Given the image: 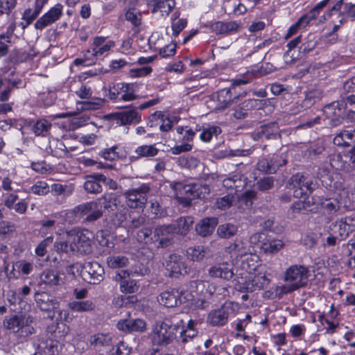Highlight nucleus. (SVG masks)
Returning <instances> with one entry per match:
<instances>
[{"mask_svg": "<svg viewBox=\"0 0 355 355\" xmlns=\"http://www.w3.org/2000/svg\"><path fill=\"white\" fill-rule=\"evenodd\" d=\"M116 123L121 125L138 123L141 121V114L136 108L130 107L118 112L116 115Z\"/></svg>", "mask_w": 355, "mask_h": 355, "instance_id": "393cba45", "label": "nucleus"}, {"mask_svg": "<svg viewBox=\"0 0 355 355\" xmlns=\"http://www.w3.org/2000/svg\"><path fill=\"white\" fill-rule=\"evenodd\" d=\"M345 103L344 101H335L324 107V113L329 120L331 125L336 127L345 119Z\"/></svg>", "mask_w": 355, "mask_h": 355, "instance_id": "9d476101", "label": "nucleus"}, {"mask_svg": "<svg viewBox=\"0 0 355 355\" xmlns=\"http://www.w3.org/2000/svg\"><path fill=\"white\" fill-rule=\"evenodd\" d=\"M308 24V21L304 18L303 15L301 16L298 20L289 28L285 35V38L288 39L291 37L296 34L300 29L305 28Z\"/></svg>", "mask_w": 355, "mask_h": 355, "instance_id": "bf43d9fd", "label": "nucleus"}, {"mask_svg": "<svg viewBox=\"0 0 355 355\" xmlns=\"http://www.w3.org/2000/svg\"><path fill=\"white\" fill-rule=\"evenodd\" d=\"M33 317L26 314H15L6 316L3 320V327L13 333L18 334L20 338H25L35 334V329L31 326Z\"/></svg>", "mask_w": 355, "mask_h": 355, "instance_id": "7ed1b4c3", "label": "nucleus"}, {"mask_svg": "<svg viewBox=\"0 0 355 355\" xmlns=\"http://www.w3.org/2000/svg\"><path fill=\"white\" fill-rule=\"evenodd\" d=\"M316 187L317 184L313 182L311 177L301 173L293 175L288 182L289 189L293 190V196L297 198L311 194Z\"/></svg>", "mask_w": 355, "mask_h": 355, "instance_id": "20e7f679", "label": "nucleus"}, {"mask_svg": "<svg viewBox=\"0 0 355 355\" xmlns=\"http://www.w3.org/2000/svg\"><path fill=\"white\" fill-rule=\"evenodd\" d=\"M330 164L336 170L344 171L347 173L352 172L349 164L340 153H334L331 156Z\"/></svg>", "mask_w": 355, "mask_h": 355, "instance_id": "a19ab883", "label": "nucleus"}, {"mask_svg": "<svg viewBox=\"0 0 355 355\" xmlns=\"http://www.w3.org/2000/svg\"><path fill=\"white\" fill-rule=\"evenodd\" d=\"M213 98L216 103L215 108L218 110H224L231 105L234 99L237 98L235 87L222 89L214 94Z\"/></svg>", "mask_w": 355, "mask_h": 355, "instance_id": "f3484780", "label": "nucleus"}, {"mask_svg": "<svg viewBox=\"0 0 355 355\" xmlns=\"http://www.w3.org/2000/svg\"><path fill=\"white\" fill-rule=\"evenodd\" d=\"M137 87L136 83H125L120 101H131L137 99L138 96L135 92Z\"/></svg>", "mask_w": 355, "mask_h": 355, "instance_id": "09e8293b", "label": "nucleus"}, {"mask_svg": "<svg viewBox=\"0 0 355 355\" xmlns=\"http://www.w3.org/2000/svg\"><path fill=\"white\" fill-rule=\"evenodd\" d=\"M239 28L235 21H216L211 26V28L216 34H228L234 32Z\"/></svg>", "mask_w": 355, "mask_h": 355, "instance_id": "e433bc0d", "label": "nucleus"}, {"mask_svg": "<svg viewBox=\"0 0 355 355\" xmlns=\"http://www.w3.org/2000/svg\"><path fill=\"white\" fill-rule=\"evenodd\" d=\"M101 183L105 184H110V187L112 189L116 188V183L110 178L101 173H94L85 177V182L83 188L87 193L97 194L102 192L103 187Z\"/></svg>", "mask_w": 355, "mask_h": 355, "instance_id": "0eeeda50", "label": "nucleus"}, {"mask_svg": "<svg viewBox=\"0 0 355 355\" xmlns=\"http://www.w3.org/2000/svg\"><path fill=\"white\" fill-rule=\"evenodd\" d=\"M188 288L191 295L190 300L194 301V306L197 309H206L209 307L210 299L216 291L214 284L198 279L191 281Z\"/></svg>", "mask_w": 355, "mask_h": 355, "instance_id": "f257e3e1", "label": "nucleus"}, {"mask_svg": "<svg viewBox=\"0 0 355 355\" xmlns=\"http://www.w3.org/2000/svg\"><path fill=\"white\" fill-rule=\"evenodd\" d=\"M166 270L169 272L170 277H178L184 275L189 270L184 258L177 254H170L165 261Z\"/></svg>", "mask_w": 355, "mask_h": 355, "instance_id": "f8f14e48", "label": "nucleus"}, {"mask_svg": "<svg viewBox=\"0 0 355 355\" xmlns=\"http://www.w3.org/2000/svg\"><path fill=\"white\" fill-rule=\"evenodd\" d=\"M68 306L74 312H91L95 310L96 304L92 300H73L69 303Z\"/></svg>", "mask_w": 355, "mask_h": 355, "instance_id": "f704fd0d", "label": "nucleus"}, {"mask_svg": "<svg viewBox=\"0 0 355 355\" xmlns=\"http://www.w3.org/2000/svg\"><path fill=\"white\" fill-rule=\"evenodd\" d=\"M268 283L269 279L266 275L262 274L252 275L249 273V284H248L249 286H247V289L249 291V293L259 291L263 289Z\"/></svg>", "mask_w": 355, "mask_h": 355, "instance_id": "72a5a7b5", "label": "nucleus"}, {"mask_svg": "<svg viewBox=\"0 0 355 355\" xmlns=\"http://www.w3.org/2000/svg\"><path fill=\"white\" fill-rule=\"evenodd\" d=\"M60 348L59 342L50 338L41 339L37 347L43 355H60Z\"/></svg>", "mask_w": 355, "mask_h": 355, "instance_id": "c756f323", "label": "nucleus"}, {"mask_svg": "<svg viewBox=\"0 0 355 355\" xmlns=\"http://www.w3.org/2000/svg\"><path fill=\"white\" fill-rule=\"evenodd\" d=\"M31 191L35 195L44 196L49 192V187L45 181H37L31 187Z\"/></svg>", "mask_w": 355, "mask_h": 355, "instance_id": "0e129e2a", "label": "nucleus"}, {"mask_svg": "<svg viewBox=\"0 0 355 355\" xmlns=\"http://www.w3.org/2000/svg\"><path fill=\"white\" fill-rule=\"evenodd\" d=\"M283 245L282 240L266 237L261 241V249L265 254H272L277 253Z\"/></svg>", "mask_w": 355, "mask_h": 355, "instance_id": "2f4dec72", "label": "nucleus"}, {"mask_svg": "<svg viewBox=\"0 0 355 355\" xmlns=\"http://www.w3.org/2000/svg\"><path fill=\"white\" fill-rule=\"evenodd\" d=\"M34 297L37 306L43 311H51L59 306V301L49 293L36 292Z\"/></svg>", "mask_w": 355, "mask_h": 355, "instance_id": "aec40b11", "label": "nucleus"}, {"mask_svg": "<svg viewBox=\"0 0 355 355\" xmlns=\"http://www.w3.org/2000/svg\"><path fill=\"white\" fill-rule=\"evenodd\" d=\"M197 322L189 320L187 327H184L180 331V340L182 343H186L189 340L193 339L198 335V330L196 329Z\"/></svg>", "mask_w": 355, "mask_h": 355, "instance_id": "4c0bfd02", "label": "nucleus"}, {"mask_svg": "<svg viewBox=\"0 0 355 355\" xmlns=\"http://www.w3.org/2000/svg\"><path fill=\"white\" fill-rule=\"evenodd\" d=\"M279 137V127L277 122L263 125L253 133V137L255 140L276 139Z\"/></svg>", "mask_w": 355, "mask_h": 355, "instance_id": "6ab92c4d", "label": "nucleus"}, {"mask_svg": "<svg viewBox=\"0 0 355 355\" xmlns=\"http://www.w3.org/2000/svg\"><path fill=\"white\" fill-rule=\"evenodd\" d=\"M89 343L94 347H107L112 344V337L108 334L98 333L89 337Z\"/></svg>", "mask_w": 355, "mask_h": 355, "instance_id": "58836bf2", "label": "nucleus"}, {"mask_svg": "<svg viewBox=\"0 0 355 355\" xmlns=\"http://www.w3.org/2000/svg\"><path fill=\"white\" fill-rule=\"evenodd\" d=\"M286 164V160L283 155L275 154L269 158L260 159L257 164V169L263 173L272 174Z\"/></svg>", "mask_w": 355, "mask_h": 355, "instance_id": "2eb2a0df", "label": "nucleus"}, {"mask_svg": "<svg viewBox=\"0 0 355 355\" xmlns=\"http://www.w3.org/2000/svg\"><path fill=\"white\" fill-rule=\"evenodd\" d=\"M51 123L45 119H40L33 123L31 130L37 137H47L50 134Z\"/></svg>", "mask_w": 355, "mask_h": 355, "instance_id": "c9c22d12", "label": "nucleus"}, {"mask_svg": "<svg viewBox=\"0 0 355 355\" xmlns=\"http://www.w3.org/2000/svg\"><path fill=\"white\" fill-rule=\"evenodd\" d=\"M114 46V42L110 40L105 44L96 47L95 49H92V62H94L96 60L97 57L103 55L105 53L108 52L112 47Z\"/></svg>", "mask_w": 355, "mask_h": 355, "instance_id": "13d9d810", "label": "nucleus"}, {"mask_svg": "<svg viewBox=\"0 0 355 355\" xmlns=\"http://www.w3.org/2000/svg\"><path fill=\"white\" fill-rule=\"evenodd\" d=\"M104 268L96 261H86L81 270V276L90 284H98L103 279Z\"/></svg>", "mask_w": 355, "mask_h": 355, "instance_id": "1a4fd4ad", "label": "nucleus"}, {"mask_svg": "<svg viewBox=\"0 0 355 355\" xmlns=\"http://www.w3.org/2000/svg\"><path fill=\"white\" fill-rule=\"evenodd\" d=\"M234 268L231 263L223 262L215 264L210 267L208 270L209 275L212 278H220L225 280L232 279L234 272Z\"/></svg>", "mask_w": 355, "mask_h": 355, "instance_id": "4be33fe9", "label": "nucleus"}, {"mask_svg": "<svg viewBox=\"0 0 355 355\" xmlns=\"http://www.w3.org/2000/svg\"><path fill=\"white\" fill-rule=\"evenodd\" d=\"M221 133V128L217 125H209L203 128L200 135V138L202 141L209 142L213 137H217Z\"/></svg>", "mask_w": 355, "mask_h": 355, "instance_id": "864d4df0", "label": "nucleus"}, {"mask_svg": "<svg viewBox=\"0 0 355 355\" xmlns=\"http://www.w3.org/2000/svg\"><path fill=\"white\" fill-rule=\"evenodd\" d=\"M231 311V306L224 304L220 308L213 310L208 314L207 322L213 327H222L227 322Z\"/></svg>", "mask_w": 355, "mask_h": 355, "instance_id": "a211bd4d", "label": "nucleus"}, {"mask_svg": "<svg viewBox=\"0 0 355 355\" xmlns=\"http://www.w3.org/2000/svg\"><path fill=\"white\" fill-rule=\"evenodd\" d=\"M321 206L325 213L331 218L343 215L348 210L347 206L343 205V203L336 198L325 199L321 203Z\"/></svg>", "mask_w": 355, "mask_h": 355, "instance_id": "412c9836", "label": "nucleus"}, {"mask_svg": "<svg viewBox=\"0 0 355 355\" xmlns=\"http://www.w3.org/2000/svg\"><path fill=\"white\" fill-rule=\"evenodd\" d=\"M340 16L350 19L355 21V4L352 3H345L343 10L340 12Z\"/></svg>", "mask_w": 355, "mask_h": 355, "instance_id": "774afa93", "label": "nucleus"}, {"mask_svg": "<svg viewBox=\"0 0 355 355\" xmlns=\"http://www.w3.org/2000/svg\"><path fill=\"white\" fill-rule=\"evenodd\" d=\"M153 231L149 227H144L137 231L136 239L138 242L145 244L151 243L155 241L154 235L152 236Z\"/></svg>", "mask_w": 355, "mask_h": 355, "instance_id": "5fc2aeb1", "label": "nucleus"}, {"mask_svg": "<svg viewBox=\"0 0 355 355\" xmlns=\"http://www.w3.org/2000/svg\"><path fill=\"white\" fill-rule=\"evenodd\" d=\"M330 0H322L312 8L308 13L303 15L304 18L309 24L311 21L315 19L320 12L329 3Z\"/></svg>", "mask_w": 355, "mask_h": 355, "instance_id": "603ef678", "label": "nucleus"}, {"mask_svg": "<svg viewBox=\"0 0 355 355\" xmlns=\"http://www.w3.org/2000/svg\"><path fill=\"white\" fill-rule=\"evenodd\" d=\"M150 191V187L148 184H142L139 187L125 190L123 193L125 205L130 209H144Z\"/></svg>", "mask_w": 355, "mask_h": 355, "instance_id": "39448f33", "label": "nucleus"}, {"mask_svg": "<svg viewBox=\"0 0 355 355\" xmlns=\"http://www.w3.org/2000/svg\"><path fill=\"white\" fill-rule=\"evenodd\" d=\"M103 102L101 100L96 101H85L78 103V110H96L100 109L103 106Z\"/></svg>", "mask_w": 355, "mask_h": 355, "instance_id": "680f3d73", "label": "nucleus"}, {"mask_svg": "<svg viewBox=\"0 0 355 355\" xmlns=\"http://www.w3.org/2000/svg\"><path fill=\"white\" fill-rule=\"evenodd\" d=\"M96 201L98 202L101 209L105 210H113V207H117V198L113 193H105Z\"/></svg>", "mask_w": 355, "mask_h": 355, "instance_id": "49530a36", "label": "nucleus"}, {"mask_svg": "<svg viewBox=\"0 0 355 355\" xmlns=\"http://www.w3.org/2000/svg\"><path fill=\"white\" fill-rule=\"evenodd\" d=\"M149 210L154 218H163L167 215V211L159 202L157 200H151Z\"/></svg>", "mask_w": 355, "mask_h": 355, "instance_id": "4d7b16f0", "label": "nucleus"}, {"mask_svg": "<svg viewBox=\"0 0 355 355\" xmlns=\"http://www.w3.org/2000/svg\"><path fill=\"white\" fill-rule=\"evenodd\" d=\"M77 208L85 223H94L100 219L103 214L98 202L95 200L81 203L77 205Z\"/></svg>", "mask_w": 355, "mask_h": 355, "instance_id": "6e6552de", "label": "nucleus"}, {"mask_svg": "<svg viewBox=\"0 0 355 355\" xmlns=\"http://www.w3.org/2000/svg\"><path fill=\"white\" fill-rule=\"evenodd\" d=\"M124 84L123 83H118L110 87L108 96L111 100L120 101L121 95L123 93V89H124Z\"/></svg>", "mask_w": 355, "mask_h": 355, "instance_id": "052dcab7", "label": "nucleus"}, {"mask_svg": "<svg viewBox=\"0 0 355 355\" xmlns=\"http://www.w3.org/2000/svg\"><path fill=\"white\" fill-rule=\"evenodd\" d=\"M256 105L257 100H245L234 108L232 116L236 119H245L248 116V112L253 109Z\"/></svg>", "mask_w": 355, "mask_h": 355, "instance_id": "473e14b6", "label": "nucleus"}, {"mask_svg": "<svg viewBox=\"0 0 355 355\" xmlns=\"http://www.w3.org/2000/svg\"><path fill=\"white\" fill-rule=\"evenodd\" d=\"M60 214L63 218L64 224L73 225L81 219L77 206L72 209L62 211Z\"/></svg>", "mask_w": 355, "mask_h": 355, "instance_id": "8fccbe9b", "label": "nucleus"}, {"mask_svg": "<svg viewBox=\"0 0 355 355\" xmlns=\"http://www.w3.org/2000/svg\"><path fill=\"white\" fill-rule=\"evenodd\" d=\"M249 282V272L247 271L236 275L233 280L234 288L241 293H249L247 286Z\"/></svg>", "mask_w": 355, "mask_h": 355, "instance_id": "79ce46f5", "label": "nucleus"}, {"mask_svg": "<svg viewBox=\"0 0 355 355\" xmlns=\"http://www.w3.org/2000/svg\"><path fill=\"white\" fill-rule=\"evenodd\" d=\"M256 197V192L248 190L241 195L237 196L239 208L245 210L250 209L253 204V200Z\"/></svg>", "mask_w": 355, "mask_h": 355, "instance_id": "37998d69", "label": "nucleus"}, {"mask_svg": "<svg viewBox=\"0 0 355 355\" xmlns=\"http://www.w3.org/2000/svg\"><path fill=\"white\" fill-rule=\"evenodd\" d=\"M234 200V195L232 193L227 194L217 199L216 207L220 209H226L232 206Z\"/></svg>", "mask_w": 355, "mask_h": 355, "instance_id": "338daca9", "label": "nucleus"}, {"mask_svg": "<svg viewBox=\"0 0 355 355\" xmlns=\"http://www.w3.org/2000/svg\"><path fill=\"white\" fill-rule=\"evenodd\" d=\"M216 225V218H204L196 225V231L200 236L206 237L212 234Z\"/></svg>", "mask_w": 355, "mask_h": 355, "instance_id": "7c9ffc66", "label": "nucleus"}, {"mask_svg": "<svg viewBox=\"0 0 355 355\" xmlns=\"http://www.w3.org/2000/svg\"><path fill=\"white\" fill-rule=\"evenodd\" d=\"M193 223L191 216H184L179 218L176 221L175 234L186 235Z\"/></svg>", "mask_w": 355, "mask_h": 355, "instance_id": "c03bdc74", "label": "nucleus"}, {"mask_svg": "<svg viewBox=\"0 0 355 355\" xmlns=\"http://www.w3.org/2000/svg\"><path fill=\"white\" fill-rule=\"evenodd\" d=\"M207 252V248L202 245L189 247L187 250V257L193 261H202Z\"/></svg>", "mask_w": 355, "mask_h": 355, "instance_id": "a18cd8bd", "label": "nucleus"}, {"mask_svg": "<svg viewBox=\"0 0 355 355\" xmlns=\"http://www.w3.org/2000/svg\"><path fill=\"white\" fill-rule=\"evenodd\" d=\"M116 327L124 332H144L147 329L145 320L139 318L123 320L118 322Z\"/></svg>", "mask_w": 355, "mask_h": 355, "instance_id": "5701e85b", "label": "nucleus"}, {"mask_svg": "<svg viewBox=\"0 0 355 355\" xmlns=\"http://www.w3.org/2000/svg\"><path fill=\"white\" fill-rule=\"evenodd\" d=\"M15 230V225L8 220H0V237L6 238Z\"/></svg>", "mask_w": 355, "mask_h": 355, "instance_id": "e2e57ef3", "label": "nucleus"}, {"mask_svg": "<svg viewBox=\"0 0 355 355\" xmlns=\"http://www.w3.org/2000/svg\"><path fill=\"white\" fill-rule=\"evenodd\" d=\"M158 153L159 150L155 147V144L141 145L134 150L133 154L130 156V159L134 162L143 157L150 158L156 156Z\"/></svg>", "mask_w": 355, "mask_h": 355, "instance_id": "bb28decb", "label": "nucleus"}, {"mask_svg": "<svg viewBox=\"0 0 355 355\" xmlns=\"http://www.w3.org/2000/svg\"><path fill=\"white\" fill-rule=\"evenodd\" d=\"M116 208V211L112 216L111 220L114 226L121 227L127 220L128 210L123 206Z\"/></svg>", "mask_w": 355, "mask_h": 355, "instance_id": "6e6d98bb", "label": "nucleus"}, {"mask_svg": "<svg viewBox=\"0 0 355 355\" xmlns=\"http://www.w3.org/2000/svg\"><path fill=\"white\" fill-rule=\"evenodd\" d=\"M237 232V226L230 223L220 225L217 229V234L223 239H229L234 236Z\"/></svg>", "mask_w": 355, "mask_h": 355, "instance_id": "3c124183", "label": "nucleus"}, {"mask_svg": "<svg viewBox=\"0 0 355 355\" xmlns=\"http://www.w3.org/2000/svg\"><path fill=\"white\" fill-rule=\"evenodd\" d=\"M178 328V324L157 320L152 325L149 338L154 345L166 346L176 338Z\"/></svg>", "mask_w": 355, "mask_h": 355, "instance_id": "f03ea898", "label": "nucleus"}, {"mask_svg": "<svg viewBox=\"0 0 355 355\" xmlns=\"http://www.w3.org/2000/svg\"><path fill=\"white\" fill-rule=\"evenodd\" d=\"M62 12L63 6L61 3L55 4L36 21L34 24L35 28L37 30H42L45 27L51 25L60 18Z\"/></svg>", "mask_w": 355, "mask_h": 355, "instance_id": "dca6fc26", "label": "nucleus"}, {"mask_svg": "<svg viewBox=\"0 0 355 355\" xmlns=\"http://www.w3.org/2000/svg\"><path fill=\"white\" fill-rule=\"evenodd\" d=\"M355 219L351 216H345L339 220L334 222L331 225L338 227V234L340 236V240L347 238L350 233L353 231L354 223Z\"/></svg>", "mask_w": 355, "mask_h": 355, "instance_id": "a878e982", "label": "nucleus"}, {"mask_svg": "<svg viewBox=\"0 0 355 355\" xmlns=\"http://www.w3.org/2000/svg\"><path fill=\"white\" fill-rule=\"evenodd\" d=\"M172 188L175 198L187 205H190L192 200L200 197L196 185L185 184L178 182L173 183Z\"/></svg>", "mask_w": 355, "mask_h": 355, "instance_id": "9b49d317", "label": "nucleus"}, {"mask_svg": "<svg viewBox=\"0 0 355 355\" xmlns=\"http://www.w3.org/2000/svg\"><path fill=\"white\" fill-rule=\"evenodd\" d=\"M40 279L42 284L49 287L60 285L62 282L60 272L53 269L44 270L40 274Z\"/></svg>", "mask_w": 355, "mask_h": 355, "instance_id": "c85d7f7f", "label": "nucleus"}, {"mask_svg": "<svg viewBox=\"0 0 355 355\" xmlns=\"http://www.w3.org/2000/svg\"><path fill=\"white\" fill-rule=\"evenodd\" d=\"M93 234L87 229L79 230L73 238L77 252L83 254H89L93 251Z\"/></svg>", "mask_w": 355, "mask_h": 355, "instance_id": "4468645a", "label": "nucleus"}, {"mask_svg": "<svg viewBox=\"0 0 355 355\" xmlns=\"http://www.w3.org/2000/svg\"><path fill=\"white\" fill-rule=\"evenodd\" d=\"M302 44L300 46V53L304 55L313 51L318 44V38L315 34L309 33L305 37L302 38Z\"/></svg>", "mask_w": 355, "mask_h": 355, "instance_id": "ea45409f", "label": "nucleus"}, {"mask_svg": "<svg viewBox=\"0 0 355 355\" xmlns=\"http://www.w3.org/2000/svg\"><path fill=\"white\" fill-rule=\"evenodd\" d=\"M129 263V259L121 254L111 255L107 257V264L111 268L125 267Z\"/></svg>", "mask_w": 355, "mask_h": 355, "instance_id": "de8ad7c7", "label": "nucleus"}, {"mask_svg": "<svg viewBox=\"0 0 355 355\" xmlns=\"http://www.w3.org/2000/svg\"><path fill=\"white\" fill-rule=\"evenodd\" d=\"M308 278L309 270L302 265L291 266L284 275V282L291 284L297 290L307 284Z\"/></svg>", "mask_w": 355, "mask_h": 355, "instance_id": "423d86ee", "label": "nucleus"}, {"mask_svg": "<svg viewBox=\"0 0 355 355\" xmlns=\"http://www.w3.org/2000/svg\"><path fill=\"white\" fill-rule=\"evenodd\" d=\"M158 302L166 307H174L178 305V302L181 303L180 292L176 289L164 291L158 297Z\"/></svg>", "mask_w": 355, "mask_h": 355, "instance_id": "cd10ccee", "label": "nucleus"}, {"mask_svg": "<svg viewBox=\"0 0 355 355\" xmlns=\"http://www.w3.org/2000/svg\"><path fill=\"white\" fill-rule=\"evenodd\" d=\"M155 241L159 243L158 247L166 248L173 242L175 234V225L173 224L159 225L154 230Z\"/></svg>", "mask_w": 355, "mask_h": 355, "instance_id": "ddd939ff", "label": "nucleus"}, {"mask_svg": "<svg viewBox=\"0 0 355 355\" xmlns=\"http://www.w3.org/2000/svg\"><path fill=\"white\" fill-rule=\"evenodd\" d=\"M118 147L114 146L111 148L104 149L101 151L100 155L106 160L113 161L120 157L119 152L116 151Z\"/></svg>", "mask_w": 355, "mask_h": 355, "instance_id": "69168bd1", "label": "nucleus"}, {"mask_svg": "<svg viewBox=\"0 0 355 355\" xmlns=\"http://www.w3.org/2000/svg\"><path fill=\"white\" fill-rule=\"evenodd\" d=\"M147 6L152 13L160 12L162 16H168L175 6L174 0H147Z\"/></svg>", "mask_w": 355, "mask_h": 355, "instance_id": "b1692460", "label": "nucleus"}]
</instances>
